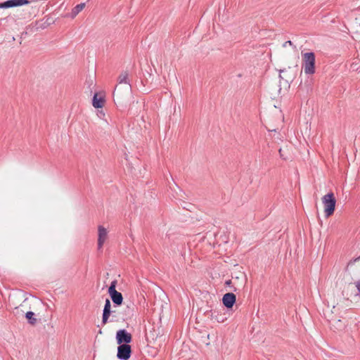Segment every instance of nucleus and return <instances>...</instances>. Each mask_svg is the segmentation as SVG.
<instances>
[{
	"mask_svg": "<svg viewBox=\"0 0 360 360\" xmlns=\"http://www.w3.org/2000/svg\"><path fill=\"white\" fill-rule=\"evenodd\" d=\"M215 319L217 321V322L219 323H223L226 319V318H224L222 317L221 316H215Z\"/></svg>",
	"mask_w": 360,
	"mask_h": 360,
	"instance_id": "dca6fc26",
	"label": "nucleus"
},
{
	"mask_svg": "<svg viewBox=\"0 0 360 360\" xmlns=\"http://www.w3.org/2000/svg\"><path fill=\"white\" fill-rule=\"evenodd\" d=\"M279 153L281 155V156H282V154H281V149L279 150Z\"/></svg>",
	"mask_w": 360,
	"mask_h": 360,
	"instance_id": "4be33fe9",
	"label": "nucleus"
},
{
	"mask_svg": "<svg viewBox=\"0 0 360 360\" xmlns=\"http://www.w3.org/2000/svg\"><path fill=\"white\" fill-rule=\"evenodd\" d=\"M108 231L104 226L100 225L98 226V248L101 250L108 239Z\"/></svg>",
	"mask_w": 360,
	"mask_h": 360,
	"instance_id": "0eeeda50",
	"label": "nucleus"
},
{
	"mask_svg": "<svg viewBox=\"0 0 360 360\" xmlns=\"http://www.w3.org/2000/svg\"><path fill=\"white\" fill-rule=\"evenodd\" d=\"M104 98L98 94H95L93 98V106L96 108H101L104 105Z\"/></svg>",
	"mask_w": 360,
	"mask_h": 360,
	"instance_id": "9b49d317",
	"label": "nucleus"
},
{
	"mask_svg": "<svg viewBox=\"0 0 360 360\" xmlns=\"http://www.w3.org/2000/svg\"><path fill=\"white\" fill-rule=\"evenodd\" d=\"M131 340V335L124 329L120 330L116 333V340L118 345H129Z\"/></svg>",
	"mask_w": 360,
	"mask_h": 360,
	"instance_id": "423d86ee",
	"label": "nucleus"
},
{
	"mask_svg": "<svg viewBox=\"0 0 360 360\" xmlns=\"http://www.w3.org/2000/svg\"><path fill=\"white\" fill-rule=\"evenodd\" d=\"M302 69L306 75H314L316 71L315 55L313 52L302 53Z\"/></svg>",
	"mask_w": 360,
	"mask_h": 360,
	"instance_id": "f03ea898",
	"label": "nucleus"
},
{
	"mask_svg": "<svg viewBox=\"0 0 360 360\" xmlns=\"http://www.w3.org/2000/svg\"><path fill=\"white\" fill-rule=\"evenodd\" d=\"M232 281L231 280H229V281H226V285H230Z\"/></svg>",
	"mask_w": 360,
	"mask_h": 360,
	"instance_id": "aec40b11",
	"label": "nucleus"
},
{
	"mask_svg": "<svg viewBox=\"0 0 360 360\" xmlns=\"http://www.w3.org/2000/svg\"><path fill=\"white\" fill-rule=\"evenodd\" d=\"M130 89L129 74L127 72H122L118 77V85L115 87L113 96L120 101L125 94H129Z\"/></svg>",
	"mask_w": 360,
	"mask_h": 360,
	"instance_id": "f257e3e1",
	"label": "nucleus"
},
{
	"mask_svg": "<svg viewBox=\"0 0 360 360\" xmlns=\"http://www.w3.org/2000/svg\"><path fill=\"white\" fill-rule=\"evenodd\" d=\"M341 323V321L340 320H338L337 321V323Z\"/></svg>",
	"mask_w": 360,
	"mask_h": 360,
	"instance_id": "412c9836",
	"label": "nucleus"
},
{
	"mask_svg": "<svg viewBox=\"0 0 360 360\" xmlns=\"http://www.w3.org/2000/svg\"><path fill=\"white\" fill-rule=\"evenodd\" d=\"M353 29L356 32H360V18H356L354 22Z\"/></svg>",
	"mask_w": 360,
	"mask_h": 360,
	"instance_id": "4468645a",
	"label": "nucleus"
},
{
	"mask_svg": "<svg viewBox=\"0 0 360 360\" xmlns=\"http://www.w3.org/2000/svg\"><path fill=\"white\" fill-rule=\"evenodd\" d=\"M240 277H245V275L243 273H240V275L238 276H236V278L233 277V279H236V280H238L240 278Z\"/></svg>",
	"mask_w": 360,
	"mask_h": 360,
	"instance_id": "a211bd4d",
	"label": "nucleus"
},
{
	"mask_svg": "<svg viewBox=\"0 0 360 360\" xmlns=\"http://www.w3.org/2000/svg\"><path fill=\"white\" fill-rule=\"evenodd\" d=\"M287 44H289V45H292V43L291 41H287L283 44V46L285 47L287 46Z\"/></svg>",
	"mask_w": 360,
	"mask_h": 360,
	"instance_id": "6ab92c4d",
	"label": "nucleus"
},
{
	"mask_svg": "<svg viewBox=\"0 0 360 360\" xmlns=\"http://www.w3.org/2000/svg\"><path fill=\"white\" fill-rule=\"evenodd\" d=\"M34 316V314L32 311H27L25 314V317L31 325H34L37 323V319Z\"/></svg>",
	"mask_w": 360,
	"mask_h": 360,
	"instance_id": "ddd939ff",
	"label": "nucleus"
},
{
	"mask_svg": "<svg viewBox=\"0 0 360 360\" xmlns=\"http://www.w3.org/2000/svg\"><path fill=\"white\" fill-rule=\"evenodd\" d=\"M236 295L232 292L226 293L222 298L224 305L227 308H231L236 302Z\"/></svg>",
	"mask_w": 360,
	"mask_h": 360,
	"instance_id": "6e6552de",
	"label": "nucleus"
},
{
	"mask_svg": "<svg viewBox=\"0 0 360 360\" xmlns=\"http://www.w3.org/2000/svg\"><path fill=\"white\" fill-rule=\"evenodd\" d=\"M352 285L356 288V290L355 296L360 297V280L356 281Z\"/></svg>",
	"mask_w": 360,
	"mask_h": 360,
	"instance_id": "2eb2a0df",
	"label": "nucleus"
},
{
	"mask_svg": "<svg viewBox=\"0 0 360 360\" xmlns=\"http://www.w3.org/2000/svg\"><path fill=\"white\" fill-rule=\"evenodd\" d=\"M29 300H25L24 302H22V304H20V307L22 308H25L27 307V305L29 304Z\"/></svg>",
	"mask_w": 360,
	"mask_h": 360,
	"instance_id": "f3484780",
	"label": "nucleus"
},
{
	"mask_svg": "<svg viewBox=\"0 0 360 360\" xmlns=\"http://www.w3.org/2000/svg\"><path fill=\"white\" fill-rule=\"evenodd\" d=\"M131 354V347L129 345H120L117 347V357L120 360H128Z\"/></svg>",
	"mask_w": 360,
	"mask_h": 360,
	"instance_id": "39448f33",
	"label": "nucleus"
},
{
	"mask_svg": "<svg viewBox=\"0 0 360 360\" xmlns=\"http://www.w3.org/2000/svg\"><path fill=\"white\" fill-rule=\"evenodd\" d=\"M321 200L324 206L325 216L328 218L334 213L336 204L335 198L333 193L330 192L323 195Z\"/></svg>",
	"mask_w": 360,
	"mask_h": 360,
	"instance_id": "7ed1b4c3",
	"label": "nucleus"
},
{
	"mask_svg": "<svg viewBox=\"0 0 360 360\" xmlns=\"http://www.w3.org/2000/svg\"><path fill=\"white\" fill-rule=\"evenodd\" d=\"M85 7V4L82 3L74 7L71 12L72 18H75L79 12H81Z\"/></svg>",
	"mask_w": 360,
	"mask_h": 360,
	"instance_id": "f8f14e48",
	"label": "nucleus"
},
{
	"mask_svg": "<svg viewBox=\"0 0 360 360\" xmlns=\"http://www.w3.org/2000/svg\"><path fill=\"white\" fill-rule=\"evenodd\" d=\"M28 3L29 1L27 0H8L3 4H0V8L20 6L27 4Z\"/></svg>",
	"mask_w": 360,
	"mask_h": 360,
	"instance_id": "1a4fd4ad",
	"label": "nucleus"
},
{
	"mask_svg": "<svg viewBox=\"0 0 360 360\" xmlns=\"http://www.w3.org/2000/svg\"><path fill=\"white\" fill-rule=\"evenodd\" d=\"M117 281L114 280L108 288V293L114 304L120 305L122 303L123 297L122 294L116 290Z\"/></svg>",
	"mask_w": 360,
	"mask_h": 360,
	"instance_id": "20e7f679",
	"label": "nucleus"
},
{
	"mask_svg": "<svg viewBox=\"0 0 360 360\" xmlns=\"http://www.w3.org/2000/svg\"><path fill=\"white\" fill-rule=\"evenodd\" d=\"M110 308H111L110 302L108 299H106L104 309H103V317H102V323L104 325L108 323L109 316L111 313Z\"/></svg>",
	"mask_w": 360,
	"mask_h": 360,
	"instance_id": "9d476101",
	"label": "nucleus"
}]
</instances>
